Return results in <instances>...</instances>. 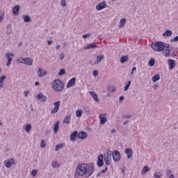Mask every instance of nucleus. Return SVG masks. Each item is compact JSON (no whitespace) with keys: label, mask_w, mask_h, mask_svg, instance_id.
<instances>
[{"label":"nucleus","mask_w":178,"mask_h":178,"mask_svg":"<svg viewBox=\"0 0 178 178\" xmlns=\"http://www.w3.org/2000/svg\"><path fill=\"white\" fill-rule=\"evenodd\" d=\"M95 172L94 165H90L87 163L79 164L76 168L74 177H90Z\"/></svg>","instance_id":"1"},{"label":"nucleus","mask_w":178,"mask_h":178,"mask_svg":"<svg viewBox=\"0 0 178 178\" xmlns=\"http://www.w3.org/2000/svg\"><path fill=\"white\" fill-rule=\"evenodd\" d=\"M64 88H65V83H62L60 80L57 79L53 82V88L54 91H57V92L62 91Z\"/></svg>","instance_id":"2"},{"label":"nucleus","mask_w":178,"mask_h":178,"mask_svg":"<svg viewBox=\"0 0 178 178\" xmlns=\"http://www.w3.org/2000/svg\"><path fill=\"white\" fill-rule=\"evenodd\" d=\"M163 42H156V43H152L151 44V48L154 49V51H158L159 52H161V51H163Z\"/></svg>","instance_id":"3"},{"label":"nucleus","mask_w":178,"mask_h":178,"mask_svg":"<svg viewBox=\"0 0 178 178\" xmlns=\"http://www.w3.org/2000/svg\"><path fill=\"white\" fill-rule=\"evenodd\" d=\"M5 57L6 58L8 62L6 63V66L9 67L10 65H12V60H13V58H15V54L7 52L5 55Z\"/></svg>","instance_id":"4"},{"label":"nucleus","mask_w":178,"mask_h":178,"mask_svg":"<svg viewBox=\"0 0 178 178\" xmlns=\"http://www.w3.org/2000/svg\"><path fill=\"white\" fill-rule=\"evenodd\" d=\"M18 62H19V63H24V65H27L28 66L33 65V59L30 58H19Z\"/></svg>","instance_id":"5"},{"label":"nucleus","mask_w":178,"mask_h":178,"mask_svg":"<svg viewBox=\"0 0 178 178\" xmlns=\"http://www.w3.org/2000/svg\"><path fill=\"white\" fill-rule=\"evenodd\" d=\"M111 161H112V152L108 151L106 155H104L105 165L109 166L111 165Z\"/></svg>","instance_id":"6"},{"label":"nucleus","mask_w":178,"mask_h":178,"mask_svg":"<svg viewBox=\"0 0 178 178\" xmlns=\"http://www.w3.org/2000/svg\"><path fill=\"white\" fill-rule=\"evenodd\" d=\"M16 163H17V161H16L15 159L12 158L4 161V166H6L7 168H12V165H16Z\"/></svg>","instance_id":"7"},{"label":"nucleus","mask_w":178,"mask_h":178,"mask_svg":"<svg viewBox=\"0 0 178 178\" xmlns=\"http://www.w3.org/2000/svg\"><path fill=\"white\" fill-rule=\"evenodd\" d=\"M111 156H113V159L114 162H119V161H120V152H119V151H114L113 152V153L111 154Z\"/></svg>","instance_id":"8"},{"label":"nucleus","mask_w":178,"mask_h":178,"mask_svg":"<svg viewBox=\"0 0 178 178\" xmlns=\"http://www.w3.org/2000/svg\"><path fill=\"white\" fill-rule=\"evenodd\" d=\"M54 108L51 110V115L54 113H57L58 111H59V106H60V101H57L54 103Z\"/></svg>","instance_id":"9"},{"label":"nucleus","mask_w":178,"mask_h":178,"mask_svg":"<svg viewBox=\"0 0 178 178\" xmlns=\"http://www.w3.org/2000/svg\"><path fill=\"white\" fill-rule=\"evenodd\" d=\"M97 163L99 168H102V166H104V155L100 154L98 156Z\"/></svg>","instance_id":"10"},{"label":"nucleus","mask_w":178,"mask_h":178,"mask_svg":"<svg viewBox=\"0 0 178 178\" xmlns=\"http://www.w3.org/2000/svg\"><path fill=\"white\" fill-rule=\"evenodd\" d=\"M106 1H103L102 2L99 3L97 6H96L97 10H102V9H105L106 8Z\"/></svg>","instance_id":"11"},{"label":"nucleus","mask_w":178,"mask_h":178,"mask_svg":"<svg viewBox=\"0 0 178 178\" xmlns=\"http://www.w3.org/2000/svg\"><path fill=\"white\" fill-rule=\"evenodd\" d=\"M99 119H100V124H105V122L108 120L106 119V114L105 113L100 114L99 115Z\"/></svg>","instance_id":"12"},{"label":"nucleus","mask_w":178,"mask_h":178,"mask_svg":"<svg viewBox=\"0 0 178 178\" xmlns=\"http://www.w3.org/2000/svg\"><path fill=\"white\" fill-rule=\"evenodd\" d=\"M36 99L38 101L39 99H41L42 102H45L47 99H48V97L46 95H42V93L38 94L36 95Z\"/></svg>","instance_id":"13"},{"label":"nucleus","mask_w":178,"mask_h":178,"mask_svg":"<svg viewBox=\"0 0 178 178\" xmlns=\"http://www.w3.org/2000/svg\"><path fill=\"white\" fill-rule=\"evenodd\" d=\"M88 137V134L86 131H81L78 134V138L80 140H86Z\"/></svg>","instance_id":"14"},{"label":"nucleus","mask_w":178,"mask_h":178,"mask_svg":"<svg viewBox=\"0 0 178 178\" xmlns=\"http://www.w3.org/2000/svg\"><path fill=\"white\" fill-rule=\"evenodd\" d=\"M168 63L169 64L170 70H172V69H175V67L176 66V61L175 60L169 59L168 60Z\"/></svg>","instance_id":"15"},{"label":"nucleus","mask_w":178,"mask_h":178,"mask_svg":"<svg viewBox=\"0 0 178 178\" xmlns=\"http://www.w3.org/2000/svg\"><path fill=\"white\" fill-rule=\"evenodd\" d=\"M76 84V77L72 78L67 83V88H70Z\"/></svg>","instance_id":"16"},{"label":"nucleus","mask_w":178,"mask_h":178,"mask_svg":"<svg viewBox=\"0 0 178 178\" xmlns=\"http://www.w3.org/2000/svg\"><path fill=\"white\" fill-rule=\"evenodd\" d=\"M127 159H130V158H131V156H133V149L131 148H127L124 151Z\"/></svg>","instance_id":"17"},{"label":"nucleus","mask_w":178,"mask_h":178,"mask_svg":"<svg viewBox=\"0 0 178 178\" xmlns=\"http://www.w3.org/2000/svg\"><path fill=\"white\" fill-rule=\"evenodd\" d=\"M78 136L79 132L77 131L72 132L70 136V140L74 143V141H76V137H78Z\"/></svg>","instance_id":"18"},{"label":"nucleus","mask_w":178,"mask_h":178,"mask_svg":"<svg viewBox=\"0 0 178 178\" xmlns=\"http://www.w3.org/2000/svg\"><path fill=\"white\" fill-rule=\"evenodd\" d=\"M19 10H20V6L17 5L13 8V13L15 16H17L19 15Z\"/></svg>","instance_id":"19"},{"label":"nucleus","mask_w":178,"mask_h":178,"mask_svg":"<svg viewBox=\"0 0 178 178\" xmlns=\"http://www.w3.org/2000/svg\"><path fill=\"white\" fill-rule=\"evenodd\" d=\"M46 74L47 71L42 70L41 68H39L38 71V76H39V77H44V76H46Z\"/></svg>","instance_id":"20"},{"label":"nucleus","mask_w":178,"mask_h":178,"mask_svg":"<svg viewBox=\"0 0 178 178\" xmlns=\"http://www.w3.org/2000/svg\"><path fill=\"white\" fill-rule=\"evenodd\" d=\"M94 48H98V46H97V44H94L92 43L88 44L86 47L83 48V49H85V51H87V49H94Z\"/></svg>","instance_id":"21"},{"label":"nucleus","mask_w":178,"mask_h":178,"mask_svg":"<svg viewBox=\"0 0 178 178\" xmlns=\"http://www.w3.org/2000/svg\"><path fill=\"white\" fill-rule=\"evenodd\" d=\"M105 56L104 55H100V56H97V61L95 63V65H98V63H101V62H102V60H104Z\"/></svg>","instance_id":"22"},{"label":"nucleus","mask_w":178,"mask_h":178,"mask_svg":"<svg viewBox=\"0 0 178 178\" xmlns=\"http://www.w3.org/2000/svg\"><path fill=\"white\" fill-rule=\"evenodd\" d=\"M173 34V32L170 30H166L163 33V37H170Z\"/></svg>","instance_id":"23"},{"label":"nucleus","mask_w":178,"mask_h":178,"mask_svg":"<svg viewBox=\"0 0 178 178\" xmlns=\"http://www.w3.org/2000/svg\"><path fill=\"white\" fill-rule=\"evenodd\" d=\"M22 17L24 23H30L31 22V17L29 15H23Z\"/></svg>","instance_id":"24"},{"label":"nucleus","mask_w":178,"mask_h":178,"mask_svg":"<svg viewBox=\"0 0 178 178\" xmlns=\"http://www.w3.org/2000/svg\"><path fill=\"white\" fill-rule=\"evenodd\" d=\"M90 95H92V97L96 102H99V99H98V95H97L95 92H90Z\"/></svg>","instance_id":"25"},{"label":"nucleus","mask_w":178,"mask_h":178,"mask_svg":"<svg viewBox=\"0 0 178 178\" xmlns=\"http://www.w3.org/2000/svg\"><path fill=\"white\" fill-rule=\"evenodd\" d=\"M59 124H60L59 121H57L54 124V133H58V130H59Z\"/></svg>","instance_id":"26"},{"label":"nucleus","mask_w":178,"mask_h":178,"mask_svg":"<svg viewBox=\"0 0 178 178\" xmlns=\"http://www.w3.org/2000/svg\"><path fill=\"white\" fill-rule=\"evenodd\" d=\"M161 79V76L159 74H156L154 75L152 78V80L153 83H156V81H159Z\"/></svg>","instance_id":"27"},{"label":"nucleus","mask_w":178,"mask_h":178,"mask_svg":"<svg viewBox=\"0 0 178 178\" xmlns=\"http://www.w3.org/2000/svg\"><path fill=\"white\" fill-rule=\"evenodd\" d=\"M124 24H126V18H122L120 21L119 29H122V27H124Z\"/></svg>","instance_id":"28"},{"label":"nucleus","mask_w":178,"mask_h":178,"mask_svg":"<svg viewBox=\"0 0 178 178\" xmlns=\"http://www.w3.org/2000/svg\"><path fill=\"white\" fill-rule=\"evenodd\" d=\"M149 167L148 165H145L143 168L142 171H141V175H145L147 172H149Z\"/></svg>","instance_id":"29"},{"label":"nucleus","mask_w":178,"mask_h":178,"mask_svg":"<svg viewBox=\"0 0 178 178\" xmlns=\"http://www.w3.org/2000/svg\"><path fill=\"white\" fill-rule=\"evenodd\" d=\"M166 176L168 178H175V175L173 174H172V170H166Z\"/></svg>","instance_id":"30"},{"label":"nucleus","mask_w":178,"mask_h":178,"mask_svg":"<svg viewBox=\"0 0 178 178\" xmlns=\"http://www.w3.org/2000/svg\"><path fill=\"white\" fill-rule=\"evenodd\" d=\"M127 60H129V56H127V55L121 57L120 60L121 63H124L125 62H127Z\"/></svg>","instance_id":"31"},{"label":"nucleus","mask_w":178,"mask_h":178,"mask_svg":"<svg viewBox=\"0 0 178 178\" xmlns=\"http://www.w3.org/2000/svg\"><path fill=\"white\" fill-rule=\"evenodd\" d=\"M6 79V76H2L1 77H0V88H2V87H3V83Z\"/></svg>","instance_id":"32"},{"label":"nucleus","mask_w":178,"mask_h":178,"mask_svg":"<svg viewBox=\"0 0 178 178\" xmlns=\"http://www.w3.org/2000/svg\"><path fill=\"white\" fill-rule=\"evenodd\" d=\"M62 148H65V144L60 143L57 145L55 148V151H59V149H62Z\"/></svg>","instance_id":"33"},{"label":"nucleus","mask_w":178,"mask_h":178,"mask_svg":"<svg viewBox=\"0 0 178 178\" xmlns=\"http://www.w3.org/2000/svg\"><path fill=\"white\" fill-rule=\"evenodd\" d=\"M72 118V115H67L66 118L63 120V123H66L69 124L70 123V119Z\"/></svg>","instance_id":"34"},{"label":"nucleus","mask_w":178,"mask_h":178,"mask_svg":"<svg viewBox=\"0 0 178 178\" xmlns=\"http://www.w3.org/2000/svg\"><path fill=\"white\" fill-rule=\"evenodd\" d=\"M107 90L110 91V92H115L116 91V87L112 86H108L107 87Z\"/></svg>","instance_id":"35"},{"label":"nucleus","mask_w":178,"mask_h":178,"mask_svg":"<svg viewBox=\"0 0 178 178\" xmlns=\"http://www.w3.org/2000/svg\"><path fill=\"white\" fill-rule=\"evenodd\" d=\"M31 127H32L31 124H27L24 129L26 133H30V131L31 130Z\"/></svg>","instance_id":"36"},{"label":"nucleus","mask_w":178,"mask_h":178,"mask_svg":"<svg viewBox=\"0 0 178 178\" xmlns=\"http://www.w3.org/2000/svg\"><path fill=\"white\" fill-rule=\"evenodd\" d=\"M149 66L151 67H153V66H155V59L151 58L148 62Z\"/></svg>","instance_id":"37"},{"label":"nucleus","mask_w":178,"mask_h":178,"mask_svg":"<svg viewBox=\"0 0 178 178\" xmlns=\"http://www.w3.org/2000/svg\"><path fill=\"white\" fill-rule=\"evenodd\" d=\"M83 115V111L81 110H77L76 111V118H81V115Z\"/></svg>","instance_id":"38"},{"label":"nucleus","mask_w":178,"mask_h":178,"mask_svg":"<svg viewBox=\"0 0 178 178\" xmlns=\"http://www.w3.org/2000/svg\"><path fill=\"white\" fill-rule=\"evenodd\" d=\"M163 52H164L165 56L166 57L170 56V49H163Z\"/></svg>","instance_id":"39"},{"label":"nucleus","mask_w":178,"mask_h":178,"mask_svg":"<svg viewBox=\"0 0 178 178\" xmlns=\"http://www.w3.org/2000/svg\"><path fill=\"white\" fill-rule=\"evenodd\" d=\"M3 16H5V12L0 10V23L1 22H3Z\"/></svg>","instance_id":"40"},{"label":"nucleus","mask_w":178,"mask_h":178,"mask_svg":"<svg viewBox=\"0 0 178 178\" xmlns=\"http://www.w3.org/2000/svg\"><path fill=\"white\" fill-rule=\"evenodd\" d=\"M131 85V81H129L127 86H124V91H127V90H129Z\"/></svg>","instance_id":"41"},{"label":"nucleus","mask_w":178,"mask_h":178,"mask_svg":"<svg viewBox=\"0 0 178 178\" xmlns=\"http://www.w3.org/2000/svg\"><path fill=\"white\" fill-rule=\"evenodd\" d=\"M162 45L163 46H162L161 48H163V51L164 48H170V44L163 42Z\"/></svg>","instance_id":"42"},{"label":"nucleus","mask_w":178,"mask_h":178,"mask_svg":"<svg viewBox=\"0 0 178 178\" xmlns=\"http://www.w3.org/2000/svg\"><path fill=\"white\" fill-rule=\"evenodd\" d=\"M51 166L52 168H59V164L58 163L57 161H53L51 163Z\"/></svg>","instance_id":"43"},{"label":"nucleus","mask_w":178,"mask_h":178,"mask_svg":"<svg viewBox=\"0 0 178 178\" xmlns=\"http://www.w3.org/2000/svg\"><path fill=\"white\" fill-rule=\"evenodd\" d=\"M154 178H161V177H162V174H161L160 172H156L154 174Z\"/></svg>","instance_id":"44"},{"label":"nucleus","mask_w":178,"mask_h":178,"mask_svg":"<svg viewBox=\"0 0 178 178\" xmlns=\"http://www.w3.org/2000/svg\"><path fill=\"white\" fill-rule=\"evenodd\" d=\"M63 74H66V71L65 69H61L58 73V76H63Z\"/></svg>","instance_id":"45"},{"label":"nucleus","mask_w":178,"mask_h":178,"mask_svg":"<svg viewBox=\"0 0 178 178\" xmlns=\"http://www.w3.org/2000/svg\"><path fill=\"white\" fill-rule=\"evenodd\" d=\"M46 144H45V140H44V139L42 140L41 143H40V147L41 148H45L46 147Z\"/></svg>","instance_id":"46"},{"label":"nucleus","mask_w":178,"mask_h":178,"mask_svg":"<svg viewBox=\"0 0 178 178\" xmlns=\"http://www.w3.org/2000/svg\"><path fill=\"white\" fill-rule=\"evenodd\" d=\"M37 173H38V170H33L31 172V175L33 177L37 176Z\"/></svg>","instance_id":"47"},{"label":"nucleus","mask_w":178,"mask_h":178,"mask_svg":"<svg viewBox=\"0 0 178 178\" xmlns=\"http://www.w3.org/2000/svg\"><path fill=\"white\" fill-rule=\"evenodd\" d=\"M84 111L85 112H87L88 113H89V112H91V109H90V107L88 106H84Z\"/></svg>","instance_id":"48"},{"label":"nucleus","mask_w":178,"mask_h":178,"mask_svg":"<svg viewBox=\"0 0 178 178\" xmlns=\"http://www.w3.org/2000/svg\"><path fill=\"white\" fill-rule=\"evenodd\" d=\"M60 5L61 6H63L65 8V6H66V0H61L60 1Z\"/></svg>","instance_id":"49"},{"label":"nucleus","mask_w":178,"mask_h":178,"mask_svg":"<svg viewBox=\"0 0 178 178\" xmlns=\"http://www.w3.org/2000/svg\"><path fill=\"white\" fill-rule=\"evenodd\" d=\"M173 41H174L175 42H177V41H178V35H177V36H175L173 39H171V40H170V42H173Z\"/></svg>","instance_id":"50"},{"label":"nucleus","mask_w":178,"mask_h":178,"mask_svg":"<svg viewBox=\"0 0 178 178\" xmlns=\"http://www.w3.org/2000/svg\"><path fill=\"white\" fill-rule=\"evenodd\" d=\"M59 59L63 60V59H65V54H60L59 55Z\"/></svg>","instance_id":"51"},{"label":"nucleus","mask_w":178,"mask_h":178,"mask_svg":"<svg viewBox=\"0 0 178 178\" xmlns=\"http://www.w3.org/2000/svg\"><path fill=\"white\" fill-rule=\"evenodd\" d=\"M88 37H91V33H86L82 36L83 38H88Z\"/></svg>","instance_id":"52"},{"label":"nucleus","mask_w":178,"mask_h":178,"mask_svg":"<svg viewBox=\"0 0 178 178\" xmlns=\"http://www.w3.org/2000/svg\"><path fill=\"white\" fill-rule=\"evenodd\" d=\"M92 75L94 76V77H97L98 76V71L97 70H94L92 72Z\"/></svg>","instance_id":"53"},{"label":"nucleus","mask_w":178,"mask_h":178,"mask_svg":"<svg viewBox=\"0 0 178 178\" xmlns=\"http://www.w3.org/2000/svg\"><path fill=\"white\" fill-rule=\"evenodd\" d=\"M131 118V115H127L122 116V119H130Z\"/></svg>","instance_id":"54"},{"label":"nucleus","mask_w":178,"mask_h":178,"mask_svg":"<svg viewBox=\"0 0 178 178\" xmlns=\"http://www.w3.org/2000/svg\"><path fill=\"white\" fill-rule=\"evenodd\" d=\"M136 70H137V67H134L132 68V72H131V74L133 76V73H134V72H136Z\"/></svg>","instance_id":"55"},{"label":"nucleus","mask_w":178,"mask_h":178,"mask_svg":"<svg viewBox=\"0 0 178 178\" xmlns=\"http://www.w3.org/2000/svg\"><path fill=\"white\" fill-rule=\"evenodd\" d=\"M119 99H120V103H122V102L123 101V99H124V96H121V97H120Z\"/></svg>","instance_id":"56"},{"label":"nucleus","mask_w":178,"mask_h":178,"mask_svg":"<svg viewBox=\"0 0 178 178\" xmlns=\"http://www.w3.org/2000/svg\"><path fill=\"white\" fill-rule=\"evenodd\" d=\"M6 34H7V35H10V34H12V29L7 31Z\"/></svg>","instance_id":"57"},{"label":"nucleus","mask_w":178,"mask_h":178,"mask_svg":"<svg viewBox=\"0 0 178 178\" xmlns=\"http://www.w3.org/2000/svg\"><path fill=\"white\" fill-rule=\"evenodd\" d=\"M129 122H130V121H129V120L124 121V122H123L124 126H126V124H129Z\"/></svg>","instance_id":"58"},{"label":"nucleus","mask_w":178,"mask_h":178,"mask_svg":"<svg viewBox=\"0 0 178 178\" xmlns=\"http://www.w3.org/2000/svg\"><path fill=\"white\" fill-rule=\"evenodd\" d=\"M53 42H54V41H52V40H47V44L49 45H51V44H52Z\"/></svg>","instance_id":"59"},{"label":"nucleus","mask_w":178,"mask_h":178,"mask_svg":"<svg viewBox=\"0 0 178 178\" xmlns=\"http://www.w3.org/2000/svg\"><path fill=\"white\" fill-rule=\"evenodd\" d=\"M24 95H25V97H27V95H29V91H24Z\"/></svg>","instance_id":"60"},{"label":"nucleus","mask_w":178,"mask_h":178,"mask_svg":"<svg viewBox=\"0 0 178 178\" xmlns=\"http://www.w3.org/2000/svg\"><path fill=\"white\" fill-rule=\"evenodd\" d=\"M111 133L112 134H115V133H116V130H115V129H112L111 131Z\"/></svg>","instance_id":"61"},{"label":"nucleus","mask_w":178,"mask_h":178,"mask_svg":"<svg viewBox=\"0 0 178 178\" xmlns=\"http://www.w3.org/2000/svg\"><path fill=\"white\" fill-rule=\"evenodd\" d=\"M12 27V24H9L7 25V29H10Z\"/></svg>","instance_id":"62"},{"label":"nucleus","mask_w":178,"mask_h":178,"mask_svg":"<svg viewBox=\"0 0 178 178\" xmlns=\"http://www.w3.org/2000/svg\"><path fill=\"white\" fill-rule=\"evenodd\" d=\"M106 171H105V170H102L101 171H100V173H106Z\"/></svg>","instance_id":"63"},{"label":"nucleus","mask_w":178,"mask_h":178,"mask_svg":"<svg viewBox=\"0 0 178 178\" xmlns=\"http://www.w3.org/2000/svg\"><path fill=\"white\" fill-rule=\"evenodd\" d=\"M40 84V82H38V81H36L35 83V86H38Z\"/></svg>","instance_id":"64"}]
</instances>
